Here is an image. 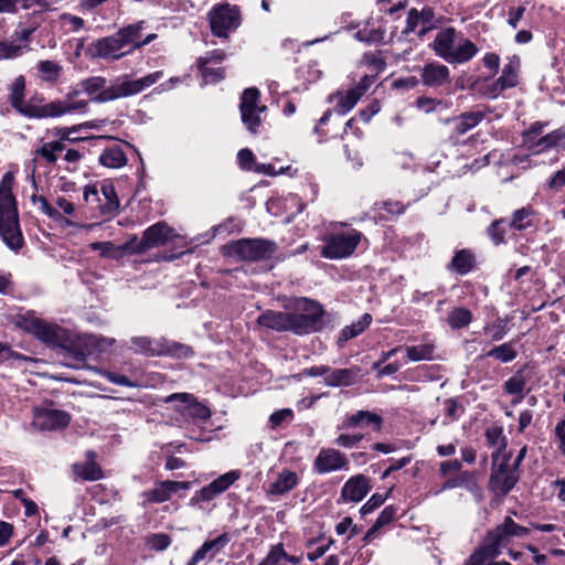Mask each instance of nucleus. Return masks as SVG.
I'll return each instance as SVG.
<instances>
[{"label":"nucleus","instance_id":"nucleus-31","mask_svg":"<svg viewBox=\"0 0 565 565\" xmlns=\"http://www.w3.org/2000/svg\"><path fill=\"white\" fill-rule=\"evenodd\" d=\"M99 162L113 169H118L127 163V157L120 145L114 143L110 147L104 149L99 156Z\"/></svg>","mask_w":565,"mask_h":565},{"label":"nucleus","instance_id":"nucleus-30","mask_svg":"<svg viewBox=\"0 0 565 565\" xmlns=\"http://www.w3.org/2000/svg\"><path fill=\"white\" fill-rule=\"evenodd\" d=\"M137 242V236H134L124 245L116 246L110 242L105 243H94L92 246L94 249H99L100 255L109 258H121L126 254H135L134 253V243Z\"/></svg>","mask_w":565,"mask_h":565},{"label":"nucleus","instance_id":"nucleus-53","mask_svg":"<svg viewBox=\"0 0 565 565\" xmlns=\"http://www.w3.org/2000/svg\"><path fill=\"white\" fill-rule=\"evenodd\" d=\"M42 321L33 312H26L17 317V326L32 334H35Z\"/></svg>","mask_w":565,"mask_h":565},{"label":"nucleus","instance_id":"nucleus-55","mask_svg":"<svg viewBox=\"0 0 565 565\" xmlns=\"http://www.w3.org/2000/svg\"><path fill=\"white\" fill-rule=\"evenodd\" d=\"M505 221L503 218L493 221L489 227H488V235L490 236L491 241L495 245H500L504 243V236H505V230L503 227V224Z\"/></svg>","mask_w":565,"mask_h":565},{"label":"nucleus","instance_id":"nucleus-32","mask_svg":"<svg viewBox=\"0 0 565 565\" xmlns=\"http://www.w3.org/2000/svg\"><path fill=\"white\" fill-rule=\"evenodd\" d=\"M486 115L487 114L482 110H471L461 114L456 119V132L458 135L466 134L467 131L478 126L486 118Z\"/></svg>","mask_w":565,"mask_h":565},{"label":"nucleus","instance_id":"nucleus-52","mask_svg":"<svg viewBox=\"0 0 565 565\" xmlns=\"http://www.w3.org/2000/svg\"><path fill=\"white\" fill-rule=\"evenodd\" d=\"M54 150H65V145L61 140L45 142L41 148L36 149L35 154L40 156L49 163H54L56 161Z\"/></svg>","mask_w":565,"mask_h":565},{"label":"nucleus","instance_id":"nucleus-5","mask_svg":"<svg viewBox=\"0 0 565 565\" xmlns=\"http://www.w3.org/2000/svg\"><path fill=\"white\" fill-rule=\"evenodd\" d=\"M276 249L275 242L263 238H243L223 247L224 255L248 262L267 259Z\"/></svg>","mask_w":565,"mask_h":565},{"label":"nucleus","instance_id":"nucleus-20","mask_svg":"<svg viewBox=\"0 0 565 565\" xmlns=\"http://www.w3.org/2000/svg\"><path fill=\"white\" fill-rule=\"evenodd\" d=\"M298 483V475L295 471L284 469L278 473L276 480L268 486L266 493L271 497H281L294 490Z\"/></svg>","mask_w":565,"mask_h":565},{"label":"nucleus","instance_id":"nucleus-3","mask_svg":"<svg viewBox=\"0 0 565 565\" xmlns=\"http://www.w3.org/2000/svg\"><path fill=\"white\" fill-rule=\"evenodd\" d=\"M137 26H125L110 36L97 40L85 46L79 40L76 45V55L82 53L92 58L119 60L134 51Z\"/></svg>","mask_w":565,"mask_h":565},{"label":"nucleus","instance_id":"nucleus-41","mask_svg":"<svg viewBox=\"0 0 565 565\" xmlns=\"http://www.w3.org/2000/svg\"><path fill=\"white\" fill-rule=\"evenodd\" d=\"M131 343L138 353L156 355L164 353L166 350L153 339L148 337H134Z\"/></svg>","mask_w":565,"mask_h":565},{"label":"nucleus","instance_id":"nucleus-46","mask_svg":"<svg viewBox=\"0 0 565 565\" xmlns=\"http://www.w3.org/2000/svg\"><path fill=\"white\" fill-rule=\"evenodd\" d=\"M484 356L494 358L502 363H508L516 358V351L511 342H507L492 348Z\"/></svg>","mask_w":565,"mask_h":565},{"label":"nucleus","instance_id":"nucleus-28","mask_svg":"<svg viewBox=\"0 0 565 565\" xmlns=\"http://www.w3.org/2000/svg\"><path fill=\"white\" fill-rule=\"evenodd\" d=\"M564 140H565V129L559 128V129H556L545 136L537 138L535 141L530 143V146L527 147V150L534 154H537V153L544 152L548 149H552L554 147L562 145V142Z\"/></svg>","mask_w":565,"mask_h":565},{"label":"nucleus","instance_id":"nucleus-34","mask_svg":"<svg viewBox=\"0 0 565 565\" xmlns=\"http://www.w3.org/2000/svg\"><path fill=\"white\" fill-rule=\"evenodd\" d=\"M34 335L49 344L60 345L64 339V331L57 326L42 321Z\"/></svg>","mask_w":565,"mask_h":565},{"label":"nucleus","instance_id":"nucleus-9","mask_svg":"<svg viewBox=\"0 0 565 565\" xmlns=\"http://www.w3.org/2000/svg\"><path fill=\"white\" fill-rule=\"evenodd\" d=\"M209 21L214 35L227 38L230 32L239 26L241 11L236 6L221 3L209 12Z\"/></svg>","mask_w":565,"mask_h":565},{"label":"nucleus","instance_id":"nucleus-64","mask_svg":"<svg viewBox=\"0 0 565 565\" xmlns=\"http://www.w3.org/2000/svg\"><path fill=\"white\" fill-rule=\"evenodd\" d=\"M554 433L558 440L557 447L559 451L565 455V414L564 417L555 426Z\"/></svg>","mask_w":565,"mask_h":565},{"label":"nucleus","instance_id":"nucleus-61","mask_svg":"<svg viewBox=\"0 0 565 565\" xmlns=\"http://www.w3.org/2000/svg\"><path fill=\"white\" fill-rule=\"evenodd\" d=\"M545 124L536 121L530 126L527 130L523 132V145L527 148L530 143L540 138Z\"/></svg>","mask_w":565,"mask_h":565},{"label":"nucleus","instance_id":"nucleus-18","mask_svg":"<svg viewBox=\"0 0 565 565\" xmlns=\"http://www.w3.org/2000/svg\"><path fill=\"white\" fill-rule=\"evenodd\" d=\"M370 491L369 479L363 475L350 478L341 490V497L345 502H359Z\"/></svg>","mask_w":565,"mask_h":565},{"label":"nucleus","instance_id":"nucleus-6","mask_svg":"<svg viewBox=\"0 0 565 565\" xmlns=\"http://www.w3.org/2000/svg\"><path fill=\"white\" fill-rule=\"evenodd\" d=\"M510 456L503 454L492 455V471L490 476V490L497 494L505 495L515 486L519 476L516 469L509 465Z\"/></svg>","mask_w":565,"mask_h":565},{"label":"nucleus","instance_id":"nucleus-16","mask_svg":"<svg viewBox=\"0 0 565 565\" xmlns=\"http://www.w3.org/2000/svg\"><path fill=\"white\" fill-rule=\"evenodd\" d=\"M190 488L189 481H171L166 480L159 482L153 489L143 493V497L148 502L162 503L170 500L173 493L179 490H188Z\"/></svg>","mask_w":565,"mask_h":565},{"label":"nucleus","instance_id":"nucleus-14","mask_svg":"<svg viewBox=\"0 0 565 565\" xmlns=\"http://www.w3.org/2000/svg\"><path fill=\"white\" fill-rule=\"evenodd\" d=\"M348 466L347 456L334 448L320 449L313 461V468L320 475L347 469Z\"/></svg>","mask_w":565,"mask_h":565},{"label":"nucleus","instance_id":"nucleus-35","mask_svg":"<svg viewBox=\"0 0 565 565\" xmlns=\"http://www.w3.org/2000/svg\"><path fill=\"white\" fill-rule=\"evenodd\" d=\"M473 254L468 249H461L455 254L449 268L459 275H466L473 268Z\"/></svg>","mask_w":565,"mask_h":565},{"label":"nucleus","instance_id":"nucleus-13","mask_svg":"<svg viewBox=\"0 0 565 565\" xmlns=\"http://www.w3.org/2000/svg\"><path fill=\"white\" fill-rule=\"evenodd\" d=\"M68 414L49 407H34L32 427L40 431L57 430L68 424Z\"/></svg>","mask_w":565,"mask_h":565},{"label":"nucleus","instance_id":"nucleus-47","mask_svg":"<svg viewBox=\"0 0 565 565\" xmlns=\"http://www.w3.org/2000/svg\"><path fill=\"white\" fill-rule=\"evenodd\" d=\"M406 355L409 361L418 362L424 360H431L434 354L433 344H418L405 348Z\"/></svg>","mask_w":565,"mask_h":565},{"label":"nucleus","instance_id":"nucleus-40","mask_svg":"<svg viewBox=\"0 0 565 565\" xmlns=\"http://www.w3.org/2000/svg\"><path fill=\"white\" fill-rule=\"evenodd\" d=\"M372 322L370 313H364L356 322L345 326L339 335V342H347L361 334Z\"/></svg>","mask_w":565,"mask_h":565},{"label":"nucleus","instance_id":"nucleus-23","mask_svg":"<svg viewBox=\"0 0 565 565\" xmlns=\"http://www.w3.org/2000/svg\"><path fill=\"white\" fill-rule=\"evenodd\" d=\"M456 31L454 28H447L440 31L433 43V49L438 56L449 63L455 50Z\"/></svg>","mask_w":565,"mask_h":565},{"label":"nucleus","instance_id":"nucleus-1","mask_svg":"<svg viewBox=\"0 0 565 565\" xmlns=\"http://www.w3.org/2000/svg\"><path fill=\"white\" fill-rule=\"evenodd\" d=\"M162 76L163 73L161 71L137 79H131L128 75H124L113 81L108 87H106V79L104 77H89L76 85V88L73 89V97L85 94L88 99L96 102H110L125 98L143 92L146 88L156 84Z\"/></svg>","mask_w":565,"mask_h":565},{"label":"nucleus","instance_id":"nucleus-26","mask_svg":"<svg viewBox=\"0 0 565 565\" xmlns=\"http://www.w3.org/2000/svg\"><path fill=\"white\" fill-rule=\"evenodd\" d=\"M287 311L267 310L257 318V323L260 327L277 331L287 332L288 328Z\"/></svg>","mask_w":565,"mask_h":565},{"label":"nucleus","instance_id":"nucleus-42","mask_svg":"<svg viewBox=\"0 0 565 565\" xmlns=\"http://www.w3.org/2000/svg\"><path fill=\"white\" fill-rule=\"evenodd\" d=\"M209 57H199L198 66L201 71L205 84H214L224 78V70L222 67H210Z\"/></svg>","mask_w":565,"mask_h":565},{"label":"nucleus","instance_id":"nucleus-44","mask_svg":"<svg viewBox=\"0 0 565 565\" xmlns=\"http://www.w3.org/2000/svg\"><path fill=\"white\" fill-rule=\"evenodd\" d=\"M36 70L42 81L53 83L60 77L62 66L54 61H40Z\"/></svg>","mask_w":565,"mask_h":565},{"label":"nucleus","instance_id":"nucleus-43","mask_svg":"<svg viewBox=\"0 0 565 565\" xmlns=\"http://www.w3.org/2000/svg\"><path fill=\"white\" fill-rule=\"evenodd\" d=\"M108 137L105 136H97V137H73V162L78 160L82 156L84 150H89L90 146H98L103 141H105Z\"/></svg>","mask_w":565,"mask_h":565},{"label":"nucleus","instance_id":"nucleus-15","mask_svg":"<svg viewBox=\"0 0 565 565\" xmlns=\"http://www.w3.org/2000/svg\"><path fill=\"white\" fill-rule=\"evenodd\" d=\"M179 401L183 404L181 412L193 418L206 420L211 417V411L205 405L199 403L193 395L189 393H174L166 398L167 403Z\"/></svg>","mask_w":565,"mask_h":565},{"label":"nucleus","instance_id":"nucleus-36","mask_svg":"<svg viewBox=\"0 0 565 565\" xmlns=\"http://www.w3.org/2000/svg\"><path fill=\"white\" fill-rule=\"evenodd\" d=\"M486 440L488 446L497 448L494 454H500L501 456L505 452L507 449V438L503 434V427L500 425H492L486 429L484 433Z\"/></svg>","mask_w":565,"mask_h":565},{"label":"nucleus","instance_id":"nucleus-50","mask_svg":"<svg viewBox=\"0 0 565 565\" xmlns=\"http://www.w3.org/2000/svg\"><path fill=\"white\" fill-rule=\"evenodd\" d=\"M471 312L462 307L455 308L448 316V323L452 329L467 327L471 322Z\"/></svg>","mask_w":565,"mask_h":565},{"label":"nucleus","instance_id":"nucleus-25","mask_svg":"<svg viewBox=\"0 0 565 565\" xmlns=\"http://www.w3.org/2000/svg\"><path fill=\"white\" fill-rule=\"evenodd\" d=\"M25 78L18 76L10 86L9 100L11 106L21 115L26 116V110L31 109V103L24 102Z\"/></svg>","mask_w":565,"mask_h":565},{"label":"nucleus","instance_id":"nucleus-2","mask_svg":"<svg viewBox=\"0 0 565 565\" xmlns=\"http://www.w3.org/2000/svg\"><path fill=\"white\" fill-rule=\"evenodd\" d=\"M14 174L9 171L0 181V237L11 250L18 252L24 244L20 227L18 203L12 192Z\"/></svg>","mask_w":565,"mask_h":565},{"label":"nucleus","instance_id":"nucleus-63","mask_svg":"<svg viewBox=\"0 0 565 565\" xmlns=\"http://www.w3.org/2000/svg\"><path fill=\"white\" fill-rule=\"evenodd\" d=\"M386 494L383 495V494H379V493H375L373 494L361 508V513L362 514H369V513H372L375 509H377L380 505H382L384 503V501L386 500Z\"/></svg>","mask_w":565,"mask_h":565},{"label":"nucleus","instance_id":"nucleus-58","mask_svg":"<svg viewBox=\"0 0 565 565\" xmlns=\"http://www.w3.org/2000/svg\"><path fill=\"white\" fill-rule=\"evenodd\" d=\"M525 386V381L522 375L515 374L511 376L504 383V390L508 394L511 395H521Z\"/></svg>","mask_w":565,"mask_h":565},{"label":"nucleus","instance_id":"nucleus-60","mask_svg":"<svg viewBox=\"0 0 565 565\" xmlns=\"http://www.w3.org/2000/svg\"><path fill=\"white\" fill-rule=\"evenodd\" d=\"M231 541V536L227 533L218 535L216 539L204 542L205 547L211 553V558L217 554L223 547H225Z\"/></svg>","mask_w":565,"mask_h":565},{"label":"nucleus","instance_id":"nucleus-62","mask_svg":"<svg viewBox=\"0 0 565 565\" xmlns=\"http://www.w3.org/2000/svg\"><path fill=\"white\" fill-rule=\"evenodd\" d=\"M237 159L239 167L247 171H254L255 167V157L254 153L249 149H242L237 153Z\"/></svg>","mask_w":565,"mask_h":565},{"label":"nucleus","instance_id":"nucleus-19","mask_svg":"<svg viewBox=\"0 0 565 565\" xmlns=\"http://www.w3.org/2000/svg\"><path fill=\"white\" fill-rule=\"evenodd\" d=\"M422 82L428 87H440L450 82V71L446 65L428 63L422 70Z\"/></svg>","mask_w":565,"mask_h":565},{"label":"nucleus","instance_id":"nucleus-21","mask_svg":"<svg viewBox=\"0 0 565 565\" xmlns=\"http://www.w3.org/2000/svg\"><path fill=\"white\" fill-rule=\"evenodd\" d=\"M71 110V104L65 100H53L45 105H32L31 109L26 110V117L30 118H46L58 117Z\"/></svg>","mask_w":565,"mask_h":565},{"label":"nucleus","instance_id":"nucleus-10","mask_svg":"<svg viewBox=\"0 0 565 565\" xmlns=\"http://www.w3.org/2000/svg\"><path fill=\"white\" fill-rule=\"evenodd\" d=\"M114 342V339L99 338L93 334L73 335V369L84 367L86 356L105 351Z\"/></svg>","mask_w":565,"mask_h":565},{"label":"nucleus","instance_id":"nucleus-33","mask_svg":"<svg viewBox=\"0 0 565 565\" xmlns=\"http://www.w3.org/2000/svg\"><path fill=\"white\" fill-rule=\"evenodd\" d=\"M34 206L38 207L44 214H47L56 224L64 228L70 225V220L56 209L51 205L44 196L32 195L31 198Z\"/></svg>","mask_w":565,"mask_h":565},{"label":"nucleus","instance_id":"nucleus-8","mask_svg":"<svg viewBox=\"0 0 565 565\" xmlns=\"http://www.w3.org/2000/svg\"><path fill=\"white\" fill-rule=\"evenodd\" d=\"M266 109L265 105H260V93L257 88L249 87L243 92L239 103L241 119L250 134H258L262 115Z\"/></svg>","mask_w":565,"mask_h":565},{"label":"nucleus","instance_id":"nucleus-11","mask_svg":"<svg viewBox=\"0 0 565 565\" xmlns=\"http://www.w3.org/2000/svg\"><path fill=\"white\" fill-rule=\"evenodd\" d=\"M241 478V471L239 470H231L212 482H210L207 486L203 487L199 491H196L193 497L190 499L189 504L191 507H198L202 509V504L204 502H211L216 497L225 492L230 487L235 483Z\"/></svg>","mask_w":565,"mask_h":565},{"label":"nucleus","instance_id":"nucleus-57","mask_svg":"<svg viewBox=\"0 0 565 565\" xmlns=\"http://www.w3.org/2000/svg\"><path fill=\"white\" fill-rule=\"evenodd\" d=\"M484 331L490 334L493 341H500L504 338L508 332V328L504 321L497 320L484 327Z\"/></svg>","mask_w":565,"mask_h":565},{"label":"nucleus","instance_id":"nucleus-56","mask_svg":"<svg viewBox=\"0 0 565 565\" xmlns=\"http://www.w3.org/2000/svg\"><path fill=\"white\" fill-rule=\"evenodd\" d=\"M148 546L153 551H164L171 544V537L164 533H156L148 537Z\"/></svg>","mask_w":565,"mask_h":565},{"label":"nucleus","instance_id":"nucleus-59","mask_svg":"<svg viewBox=\"0 0 565 565\" xmlns=\"http://www.w3.org/2000/svg\"><path fill=\"white\" fill-rule=\"evenodd\" d=\"M285 557H287V553L284 551L282 544H277L258 565H278Z\"/></svg>","mask_w":565,"mask_h":565},{"label":"nucleus","instance_id":"nucleus-24","mask_svg":"<svg viewBox=\"0 0 565 565\" xmlns=\"http://www.w3.org/2000/svg\"><path fill=\"white\" fill-rule=\"evenodd\" d=\"M359 375V369H331L329 367L328 375L323 379L327 386L341 387L350 386L355 383Z\"/></svg>","mask_w":565,"mask_h":565},{"label":"nucleus","instance_id":"nucleus-4","mask_svg":"<svg viewBox=\"0 0 565 565\" xmlns=\"http://www.w3.org/2000/svg\"><path fill=\"white\" fill-rule=\"evenodd\" d=\"M323 316L322 307L313 300L299 298L287 311L289 332L308 334L319 330Z\"/></svg>","mask_w":565,"mask_h":565},{"label":"nucleus","instance_id":"nucleus-38","mask_svg":"<svg viewBox=\"0 0 565 565\" xmlns=\"http://www.w3.org/2000/svg\"><path fill=\"white\" fill-rule=\"evenodd\" d=\"M478 53V47L470 40L465 39L455 47L449 63L462 64L470 61Z\"/></svg>","mask_w":565,"mask_h":565},{"label":"nucleus","instance_id":"nucleus-49","mask_svg":"<svg viewBox=\"0 0 565 565\" xmlns=\"http://www.w3.org/2000/svg\"><path fill=\"white\" fill-rule=\"evenodd\" d=\"M463 413V407L454 398H447L444 401V418L443 425L447 426L459 419Z\"/></svg>","mask_w":565,"mask_h":565},{"label":"nucleus","instance_id":"nucleus-48","mask_svg":"<svg viewBox=\"0 0 565 565\" xmlns=\"http://www.w3.org/2000/svg\"><path fill=\"white\" fill-rule=\"evenodd\" d=\"M520 67L519 57H512L503 67L502 75L499 77L501 82L509 86L510 88L516 86L518 84V71Z\"/></svg>","mask_w":565,"mask_h":565},{"label":"nucleus","instance_id":"nucleus-12","mask_svg":"<svg viewBox=\"0 0 565 565\" xmlns=\"http://www.w3.org/2000/svg\"><path fill=\"white\" fill-rule=\"evenodd\" d=\"M174 236L172 227L164 222H158L143 232L141 239L137 238V242L134 243V253L142 254L153 247L166 244Z\"/></svg>","mask_w":565,"mask_h":565},{"label":"nucleus","instance_id":"nucleus-7","mask_svg":"<svg viewBox=\"0 0 565 565\" xmlns=\"http://www.w3.org/2000/svg\"><path fill=\"white\" fill-rule=\"evenodd\" d=\"M362 234L356 230L330 234L324 238L321 255L329 259H341L354 253L361 242Z\"/></svg>","mask_w":565,"mask_h":565},{"label":"nucleus","instance_id":"nucleus-54","mask_svg":"<svg viewBox=\"0 0 565 565\" xmlns=\"http://www.w3.org/2000/svg\"><path fill=\"white\" fill-rule=\"evenodd\" d=\"M26 47L13 42L0 41V60L15 58L22 55Z\"/></svg>","mask_w":565,"mask_h":565},{"label":"nucleus","instance_id":"nucleus-45","mask_svg":"<svg viewBox=\"0 0 565 565\" xmlns=\"http://www.w3.org/2000/svg\"><path fill=\"white\" fill-rule=\"evenodd\" d=\"M102 193L105 202L99 205L100 212L105 215H113L119 207V200L113 184H104L102 186Z\"/></svg>","mask_w":565,"mask_h":565},{"label":"nucleus","instance_id":"nucleus-51","mask_svg":"<svg viewBox=\"0 0 565 565\" xmlns=\"http://www.w3.org/2000/svg\"><path fill=\"white\" fill-rule=\"evenodd\" d=\"M397 513V509L394 505H387L383 509L374 525L366 532L365 540L370 539L374 533L382 526L391 523Z\"/></svg>","mask_w":565,"mask_h":565},{"label":"nucleus","instance_id":"nucleus-39","mask_svg":"<svg viewBox=\"0 0 565 565\" xmlns=\"http://www.w3.org/2000/svg\"><path fill=\"white\" fill-rule=\"evenodd\" d=\"M534 210L530 206L518 209L513 212L509 226L515 231H524L533 226Z\"/></svg>","mask_w":565,"mask_h":565},{"label":"nucleus","instance_id":"nucleus-29","mask_svg":"<svg viewBox=\"0 0 565 565\" xmlns=\"http://www.w3.org/2000/svg\"><path fill=\"white\" fill-rule=\"evenodd\" d=\"M360 92H355L353 88L348 90H340L330 96V100H334L333 110L339 115H345L351 111L358 102L361 99Z\"/></svg>","mask_w":565,"mask_h":565},{"label":"nucleus","instance_id":"nucleus-22","mask_svg":"<svg viewBox=\"0 0 565 565\" xmlns=\"http://www.w3.org/2000/svg\"><path fill=\"white\" fill-rule=\"evenodd\" d=\"M500 554V547L488 532L484 542L469 557L472 565H488Z\"/></svg>","mask_w":565,"mask_h":565},{"label":"nucleus","instance_id":"nucleus-37","mask_svg":"<svg viewBox=\"0 0 565 565\" xmlns=\"http://www.w3.org/2000/svg\"><path fill=\"white\" fill-rule=\"evenodd\" d=\"M347 427H359V426H369L373 425L375 429H380L382 425L381 416L367 412V411H359L358 413L351 415L347 420Z\"/></svg>","mask_w":565,"mask_h":565},{"label":"nucleus","instance_id":"nucleus-17","mask_svg":"<svg viewBox=\"0 0 565 565\" xmlns=\"http://www.w3.org/2000/svg\"><path fill=\"white\" fill-rule=\"evenodd\" d=\"M499 547L508 544L512 537H524L529 535L530 530L516 524L510 516H507L501 525L489 532Z\"/></svg>","mask_w":565,"mask_h":565},{"label":"nucleus","instance_id":"nucleus-27","mask_svg":"<svg viewBox=\"0 0 565 565\" xmlns=\"http://www.w3.org/2000/svg\"><path fill=\"white\" fill-rule=\"evenodd\" d=\"M95 452H87V460L83 463H76L73 466V472L87 481H96L103 478V470L100 466L95 461Z\"/></svg>","mask_w":565,"mask_h":565}]
</instances>
